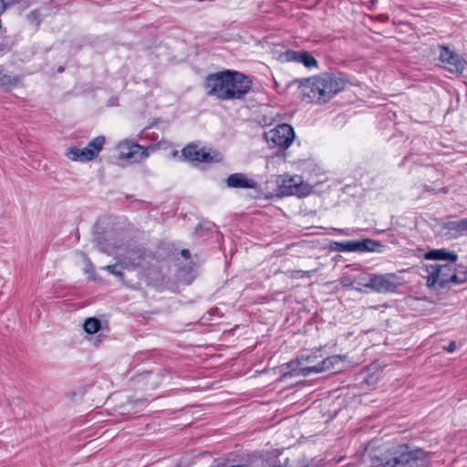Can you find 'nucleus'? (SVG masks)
<instances>
[{
    "label": "nucleus",
    "mask_w": 467,
    "mask_h": 467,
    "mask_svg": "<svg viewBox=\"0 0 467 467\" xmlns=\"http://www.w3.org/2000/svg\"><path fill=\"white\" fill-rule=\"evenodd\" d=\"M252 85V80L244 74L228 69L209 74L203 83L206 94L219 100L242 99Z\"/></svg>",
    "instance_id": "1"
},
{
    "label": "nucleus",
    "mask_w": 467,
    "mask_h": 467,
    "mask_svg": "<svg viewBox=\"0 0 467 467\" xmlns=\"http://www.w3.org/2000/svg\"><path fill=\"white\" fill-rule=\"evenodd\" d=\"M429 454L408 444L391 446L370 457V467H428Z\"/></svg>",
    "instance_id": "2"
},
{
    "label": "nucleus",
    "mask_w": 467,
    "mask_h": 467,
    "mask_svg": "<svg viewBox=\"0 0 467 467\" xmlns=\"http://www.w3.org/2000/svg\"><path fill=\"white\" fill-rule=\"evenodd\" d=\"M346 81L340 74L323 73L300 81L298 92L306 102L324 104L343 90Z\"/></svg>",
    "instance_id": "3"
},
{
    "label": "nucleus",
    "mask_w": 467,
    "mask_h": 467,
    "mask_svg": "<svg viewBox=\"0 0 467 467\" xmlns=\"http://www.w3.org/2000/svg\"><path fill=\"white\" fill-rule=\"evenodd\" d=\"M426 272L430 288L450 289L467 282V267L455 263L427 265Z\"/></svg>",
    "instance_id": "4"
},
{
    "label": "nucleus",
    "mask_w": 467,
    "mask_h": 467,
    "mask_svg": "<svg viewBox=\"0 0 467 467\" xmlns=\"http://www.w3.org/2000/svg\"><path fill=\"white\" fill-rule=\"evenodd\" d=\"M154 259L153 253L143 247H133L127 249L125 254L119 259V264L132 269L147 270Z\"/></svg>",
    "instance_id": "5"
},
{
    "label": "nucleus",
    "mask_w": 467,
    "mask_h": 467,
    "mask_svg": "<svg viewBox=\"0 0 467 467\" xmlns=\"http://www.w3.org/2000/svg\"><path fill=\"white\" fill-rule=\"evenodd\" d=\"M294 138V129L286 123L279 124L275 128L265 132V139L268 143L282 149L288 148Z\"/></svg>",
    "instance_id": "6"
},
{
    "label": "nucleus",
    "mask_w": 467,
    "mask_h": 467,
    "mask_svg": "<svg viewBox=\"0 0 467 467\" xmlns=\"http://www.w3.org/2000/svg\"><path fill=\"white\" fill-rule=\"evenodd\" d=\"M118 150L122 160H127L131 163H138L145 160L149 156L147 148L130 140H125L119 143Z\"/></svg>",
    "instance_id": "7"
},
{
    "label": "nucleus",
    "mask_w": 467,
    "mask_h": 467,
    "mask_svg": "<svg viewBox=\"0 0 467 467\" xmlns=\"http://www.w3.org/2000/svg\"><path fill=\"white\" fill-rule=\"evenodd\" d=\"M439 59L445 64L444 67L451 73L462 74L465 68L464 59L448 47H440Z\"/></svg>",
    "instance_id": "8"
},
{
    "label": "nucleus",
    "mask_w": 467,
    "mask_h": 467,
    "mask_svg": "<svg viewBox=\"0 0 467 467\" xmlns=\"http://www.w3.org/2000/svg\"><path fill=\"white\" fill-rule=\"evenodd\" d=\"M399 282L395 274L373 275L371 290L378 293H393L397 289Z\"/></svg>",
    "instance_id": "9"
},
{
    "label": "nucleus",
    "mask_w": 467,
    "mask_h": 467,
    "mask_svg": "<svg viewBox=\"0 0 467 467\" xmlns=\"http://www.w3.org/2000/svg\"><path fill=\"white\" fill-rule=\"evenodd\" d=\"M226 186L233 189H253L258 190L260 184L257 181L248 177L244 173H233L225 180Z\"/></svg>",
    "instance_id": "10"
},
{
    "label": "nucleus",
    "mask_w": 467,
    "mask_h": 467,
    "mask_svg": "<svg viewBox=\"0 0 467 467\" xmlns=\"http://www.w3.org/2000/svg\"><path fill=\"white\" fill-rule=\"evenodd\" d=\"M283 57L287 62L301 63L308 68L317 67V59L307 51L286 50Z\"/></svg>",
    "instance_id": "11"
},
{
    "label": "nucleus",
    "mask_w": 467,
    "mask_h": 467,
    "mask_svg": "<svg viewBox=\"0 0 467 467\" xmlns=\"http://www.w3.org/2000/svg\"><path fill=\"white\" fill-rule=\"evenodd\" d=\"M441 228L449 238L456 239L467 235V218L443 223Z\"/></svg>",
    "instance_id": "12"
},
{
    "label": "nucleus",
    "mask_w": 467,
    "mask_h": 467,
    "mask_svg": "<svg viewBox=\"0 0 467 467\" xmlns=\"http://www.w3.org/2000/svg\"><path fill=\"white\" fill-rule=\"evenodd\" d=\"M424 258L434 261H447V263H455L458 260V254L455 252H450L444 248L432 249L428 251Z\"/></svg>",
    "instance_id": "13"
},
{
    "label": "nucleus",
    "mask_w": 467,
    "mask_h": 467,
    "mask_svg": "<svg viewBox=\"0 0 467 467\" xmlns=\"http://www.w3.org/2000/svg\"><path fill=\"white\" fill-rule=\"evenodd\" d=\"M66 156L73 161L87 162L94 160L93 152L86 148L70 147L67 150Z\"/></svg>",
    "instance_id": "14"
},
{
    "label": "nucleus",
    "mask_w": 467,
    "mask_h": 467,
    "mask_svg": "<svg viewBox=\"0 0 467 467\" xmlns=\"http://www.w3.org/2000/svg\"><path fill=\"white\" fill-rule=\"evenodd\" d=\"M341 360V357L337 355L330 356L324 358L321 362L317 365L311 366L312 373H321L335 368V365L338 364Z\"/></svg>",
    "instance_id": "15"
},
{
    "label": "nucleus",
    "mask_w": 467,
    "mask_h": 467,
    "mask_svg": "<svg viewBox=\"0 0 467 467\" xmlns=\"http://www.w3.org/2000/svg\"><path fill=\"white\" fill-rule=\"evenodd\" d=\"M381 246L379 242L368 238L354 241V252H374Z\"/></svg>",
    "instance_id": "16"
},
{
    "label": "nucleus",
    "mask_w": 467,
    "mask_h": 467,
    "mask_svg": "<svg viewBox=\"0 0 467 467\" xmlns=\"http://www.w3.org/2000/svg\"><path fill=\"white\" fill-rule=\"evenodd\" d=\"M21 83V78L19 76H11L4 72L0 66V88H10L17 87Z\"/></svg>",
    "instance_id": "17"
},
{
    "label": "nucleus",
    "mask_w": 467,
    "mask_h": 467,
    "mask_svg": "<svg viewBox=\"0 0 467 467\" xmlns=\"http://www.w3.org/2000/svg\"><path fill=\"white\" fill-rule=\"evenodd\" d=\"M202 149L199 150L196 145L189 144L182 150V156L191 161H201Z\"/></svg>",
    "instance_id": "18"
},
{
    "label": "nucleus",
    "mask_w": 467,
    "mask_h": 467,
    "mask_svg": "<svg viewBox=\"0 0 467 467\" xmlns=\"http://www.w3.org/2000/svg\"><path fill=\"white\" fill-rule=\"evenodd\" d=\"M106 139L104 136H98L93 139L85 147L86 150H89L93 152V158H97L103 149Z\"/></svg>",
    "instance_id": "19"
},
{
    "label": "nucleus",
    "mask_w": 467,
    "mask_h": 467,
    "mask_svg": "<svg viewBox=\"0 0 467 467\" xmlns=\"http://www.w3.org/2000/svg\"><path fill=\"white\" fill-rule=\"evenodd\" d=\"M373 279V274L360 273L354 276L351 280V284H355L358 286H364L371 289V283Z\"/></svg>",
    "instance_id": "20"
},
{
    "label": "nucleus",
    "mask_w": 467,
    "mask_h": 467,
    "mask_svg": "<svg viewBox=\"0 0 467 467\" xmlns=\"http://www.w3.org/2000/svg\"><path fill=\"white\" fill-rule=\"evenodd\" d=\"M83 327L88 334H95L99 331L101 322L97 317H88L85 320Z\"/></svg>",
    "instance_id": "21"
},
{
    "label": "nucleus",
    "mask_w": 467,
    "mask_h": 467,
    "mask_svg": "<svg viewBox=\"0 0 467 467\" xmlns=\"http://www.w3.org/2000/svg\"><path fill=\"white\" fill-rule=\"evenodd\" d=\"M299 188L300 185L296 182H294L293 179H291L287 182H285L281 188V192L285 195L299 194Z\"/></svg>",
    "instance_id": "22"
},
{
    "label": "nucleus",
    "mask_w": 467,
    "mask_h": 467,
    "mask_svg": "<svg viewBox=\"0 0 467 467\" xmlns=\"http://www.w3.org/2000/svg\"><path fill=\"white\" fill-rule=\"evenodd\" d=\"M331 248L337 252H354V241L333 242Z\"/></svg>",
    "instance_id": "23"
},
{
    "label": "nucleus",
    "mask_w": 467,
    "mask_h": 467,
    "mask_svg": "<svg viewBox=\"0 0 467 467\" xmlns=\"http://www.w3.org/2000/svg\"><path fill=\"white\" fill-rule=\"evenodd\" d=\"M119 266L121 268H129V266L121 265L119 264V259L115 265H107L104 267V269L107 270L109 274H111V275L119 277L120 280H122L124 278V275H123L122 271L120 269H119Z\"/></svg>",
    "instance_id": "24"
},
{
    "label": "nucleus",
    "mask_w": 467,
    "mask_h": 467,
    "mask_svg": "<svg viewBox=\"0 0 467 467\" xmlns=\"http://www.w3.org/2000/svg\"><path fill=\"white\" fill-rule=\"evenodd\" d=\"M26 18H27V21L31 24V25H35L36 27H39L41 22H42V19H41V15H40V12L39 10L37 9H35L33 11H31L27 16H26Z\"/></svg>",
    "instance_id": "25"
},
{
    "label": "nucleus",
    "mask_w": 467,
    "mask_h": 467,
    "mask_svg": "<svg viewBox=\"0 0 467 467\" xmlns=\"http://www.w3.org/2000/svg\"><path fill=\"white\" fill-rule=\"evenodd\" d=\"M18 0H2L0 1V13L3 14L5 12L8 8L12 7L13 5L18 4Z\"/></svg>",
    "instance_id": "26"
},
{
    "label": "nucleus",
    "mask_w": 467,
    "mask_h": 467,
    "mask_svg": "<svg viewBox=\"0 0 467 467\" xmlns=\"http://www.w3.org/2000/svg\"><path fill=\"white\" fill-rule=\"evenodd\" d=\"M94 240H95L97 245L99 246V249L102 253H105V254H109L110 253L109 247L104 244L100 234H96Z\"/></svg>",
    "instance_id": "27"
},
{
    "label": "nucleus",
    "mask_w": 467,
    "mask_h": 467,
    "mask_svg": "<svg viewBox=\"0 0 467 467\" xmlns=\"http://www.w3.org/2000/svg\"><path fill=\"white\" fill-rule=\"evenodd\" d=\"M200 160H201L200 162H205V163H210V162L214 161V158L211 155V153L206 152L203 149H202V156H201Z\"/></svg>",
    "instance_id": "28"
},
{
    "label": "nucleus",
    "mask_w": 467,
    "mask_h": 467,
    "mask_svg": "<svg viewBox=\"0 0 467 467\" xmlns=\"http://www.w3.org/2000/svg\"><path fill=\"white\" fill-rule=\"evenodd\" d=\"M311 373H312L311 366H308V367L300 368L298 369V372L296 373V375H301L303 377H307Z\"/></svg>",
    "instance_id": "29"
},
{
    "label": "nucleus",
    "mask_w": 467,
    "mask_h": 467,
    "mask_svg": "<svg viewBox=\"0 0 467 467\" xmlns=\"http://www.w3.org/2000/svg\"><path fill=\"white\" fill-rule=\"evenodd\" d=\"M444 349L450 353L453 352L456 349L455 341H451L447 347H444Z\"/></svg>",
    "instance_id": "30"
},
{
    "label": "nucleus",
    "mask_w": 467,
    "mask_h": 467,
    "mask_svg": "<svg viewBox=\"0 0 467 467\" xmlns=\"http://www.w3.org/2000/svg\"><path fill=\"white\" fill-rule=\"evenodd\" d=\"M352 279H353V277L344 276V277H342V284L344 285H354L355 284H351Z\"/></svg>",
    "instance_id": "31"
},
{
    "label": "nucleus",
    "mask_w": 467,
    "mask_h": 467,
    "mask_svg": "<svg viewBox=\"0 0 467 467\" xmlns=\"http://www.w3.org/2000/svg\"><path fill=\"white\" fill-rule=\"evenodd\" d=\"M181 254L185 259H190V257H191V253L188 249H182L181 251Z\"/></svg>",
    "instance_id": "32"
},
{
    "label": "nucleus",
    "mask_w": 467,
    "mask_h": 467,
    "mask_svg": "<svg viewBox=\"0 0 467 467\" xmlns=\"http://www.w3.org/2000/svg\"><path fill=\"white\" fill-rule=\"evenodd\" d=\"M303 360L309 362L311 360V357L310 356H304V355H302L301 358L299 359V363L301 361H303Z\"/></svg>",
    "instance_id": "33"
},
{
    "label": "nucleus",
    "mask_w": 467,
    "mask_h": 467,
    "mask_svg": "<svg viewBox=\"0 0 467 467\" xmlns=\"http://www.w3.org/2000/svg\"><path fill=\"white\" fill-rule=\"evenodd\" d=\"M221 466L222 467H244V464H237V465H224V464H222Z\"/></svg>",
    "instance_id": "34"
},
{
    "label": "nucleus",
    "mask_w": 467,
    "mask_h": 467,
    "mask_svg": "<svg viewBox=\"0 0 467 467\" xmlns=\"http://www.w3.org/2000/svg\"><path fill=\"white\" fill-rule=\"evenodd\" d=\"M58 71H59V72L64 71V67H59V68H58Z\"/></svg>",
    "instance_id": "35"
},
{
    "label": "nucleus",
    "mask_w": 467,
    "mask_h": 467,
    "mask_svg": "<svg viewBox=\"0 0 467 467\" xmlns=\"http://www.w3.org/2000/svg\"><path fill=\"white\" fill-rule=\"evenodd\" d=\"M217 467H222L221 465H218Z\"/></svg>",
    "instance_id": "36"
}]
</instances>
